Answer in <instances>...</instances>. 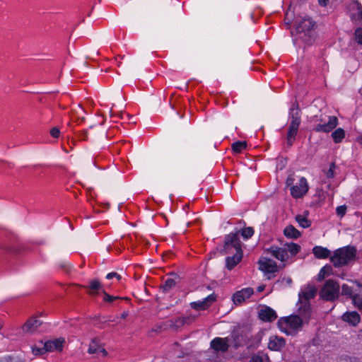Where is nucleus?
<instances>
[{
	"label": "nucleus",
	"instance_id": "obj_61",
	"mask_svg": "<svg viewBox=\"0 0 362 362\" xmlns=\"http://www.w3.org/2000/svg\"><path fill=\"white\" fill-rule=\"evenodd\" d=\"M110 117H113V113L112 112V110H110Z\"/></svg>",
	"mask_w": 362,
	"mask_h": 362
},
{
	"label": "nucleus",
	"instance_id": "obj_9",
	"mask_svg": "<svg viewBox=\"0 0 362 362\" xmlns=\"http://www.w3.org/2000/svg\"><path fill=\"white\" fill-rule=\"evenodd\" d=\"M216 300V295L213 293L201 300L193 301L189 303L190 307L196 311L207 310Z\"/></svg>",
	"mask_w": 362,
	"mask_h": 362
},
{
	"label": "nucleus",
	"instance_id": "obj_34",
	"mask_svg": "<svg viewBox=\"0 0 362 362\" xmlns=\"http://www.w3.org/2000/svg\"><path fill=\"white\" fill-rule=\"evenodd\" d=\"M296 221L298 223L299 226L303 228H307L311 225L310 221L302 215H297L296 216Z\"/></svg>",
	"mask_w": 362,
	"mask_h": 362
},
{
	"label": "nucleus",
	"instance_id": "obj_42",
	"mask_svg": "<svg viewBox=\"0 0 362 362\" xmlns=\"http://www.w3.org/2000/svg\"><path fill=\"white\" fill-rule=\"evenodd\" d=\"M355 37L357 42L362 45V28H357L356 30Z\"/></svg>",
	"mask_w": 362,
	"mask_h": 362
},
{
	"label": "nucleus",
	"instance_id": "obj_59",
	"mask_svg": "<svg viewBox=\"0 0 362 362\" xmlns=\"http://www.w3.org/2000/svg\"><path fill=\"white\" fill-rule=\"evenodd\" d=\"M287 282H288V284H291V282H292V279H291V278H288V279H287Z\"/></svg>",
	"mask_w": 362,
	"mask_h": 362
},
{
	"label": "nucleus",
	"instance_id": "obj_55",
	"mask_svg": "<svg viewBox=\"0 0 362 362\" xmlns=\"http://www.w3.org/2000/svg\"><path fill=\"white\" fill-rule=\"evenodd\" d=\"M357 141L362 145V135L357 137Z\"/></svg>",
	"mask_w": 362,
	"mask_h": 362
},
{
	"label": "nucleus",
	"instance_id": "obj_3",
	"mask_svg": "<svg viewBox=\"0 0 362 362\" xmlns=\"http://www.w3.org/2000/svg\"><path fill=\"white\" fill-rule=\"evenodd\" d=\"M240 231L235 228V232H231L224 238L222 255L233 254L235 252H242V243L239 238Z\"/></svg>",
	"mask_w": 362,
	"mask_h": 362
},
{
	"label": "nucleus",
	"instance_id": "obj_46",
	"mask_svg": "<svg viewBox=\"0 0 362 362\" xmlns=\"http://www.w3.org/2000/svg\"><path fill=\"white\" fill-rule=\"evenodd\" d=\"M180 95L177 94L176 92H173L170 96V103L174 105L177 103V100Z\"/></svg>",
	"mask_w": 362,
	"mask_h": 362
},
{
	"label": "nucleus",
	"instance_id": "obj_24",
	"mask_svg": "<svg viewBox=\"0 0 362 362\" xmlns=\"http://www.w3.org/2000/svg\"><path fill=\"white\" fill-rule=\"evenodd\" d=\"M317 290L315 287H308L298 293L299 301L310 302V299L315 298Z\"/></svg>",
	"mask_w": 362,
	"mask_h": 362
},
{
	"label": "nucleus",
	"instance_id": "obj_21",
	"mask_svg": "<svg viewBox=\"0 0 362 362\" xmlns=\"http://www.w3.org/2000/svg\"><path fill=\"white\" fill-rule=\"evenodd\" d=\"M300 305L298 308V315L305 321L308 322L311 316V306L310 302L299 301Z\"/></svg>",
	"mask_w": 362,
	"mask_h": 362
},
{
	"label": "nucleus",
	"instance_id": "obj_23",
	"mask_svg": "<svg viewBox=\"0 0 362 362\" xmlns=\"http://www.w3.org/2000/svg\"><path fill=\"white\" fill-rule=\"evenodd\" d=\"M88 352L90 354H95L99 352H102L104 356L107 354L106 350L101 346L100 341L98 338H94L91 340L88 346Z\"/></svg>",
	"mask_w": 362,
	"mask_h": 362
},
{
	"label": "nucleus",
	"instance_id": "obj_26",
	"mask_svg": "<svg viewBox=\"0 0 362 362\" xmlns=\"http://www.w3.org/2000/svg\"><path fill=\"white\" fill-rule=\"evenodd\" d=\"M284 235L288 238L297 239L301 233L293 225H288L284 229Z\"/></svg>",
	"mask_w": 362,
	"mask_h": 362
},
{
	"label": "nucleus",
	"instance_id": "obj_16",
	"mask_svg": "<svg viewBox=\"0 0 362 362\" xmlns=\"http://www.w3.org/2000/svg\"><path fill=\"white\" fill-rule=\"evenodd\" d=\"M42 325V322L35 317L28 320L22 326V332L25 334H33Z\"/></svg>",
	"mask_w": 362,
	"mask_h": 362
},
{
	"label": "nucleus",
	"instance_id": "obj_43",
	"mask_svg": "<svg viewBox=\"0 0 362 362\" xmlns=\"http://www.w3.org/2000/svg\"><path fill=\"white\" fill-rule=\"evenodd\" d=\"M329 115H320L319 117L315 116V122L317 123H325L328 120Z\"/></svg>",
	"mask_w": 362,
	"mask_h": 362
},
{
	"label": "nucleus",
	"instance_id": "obj_19",
	"mask_svg": "<svg viewBox=\"0 0 362 362\" xmlns=\"http://www.w3.org/2000/svg\"><path fill=\"white\" fill-rule=\"evenodd\" d=\"M341 320L349 325L356 327L361 321V316L356 311H346L342 315Z\"/></svg>",
	"mask_w": 362,
	"mask_h": 362
},
{
	"label": "nucleus",
	"instance_id": "obj_29",
	"mask_svg": "<svg viewBox=\"0 0 362 362\" xmlns=\"http://www.w3.org/2000/svg\"><path fill=\"white\" fill-rule=\"evenodd\" d=\"M284 247L287 249L289 258L295 257L301 250V247L295 243H286Z\"/></svg>",
	"mask_w": 362,
	"mask_h": 362
},
{
	"label": "nucleus",
	"instance_id": "obj_54",
	"mask_svg": "<svg viewBox=\"0 0 362 362\" xmlns=\"http://www.w3.org/2000/svg\"><path fill=\"white\" fill-rule=\"evenodd\" d=\"M78 170L77 169H75L71 172L69 170V175L71 174L72 175H75L78 173Z\"/></svg>",
	"mask_w": 362,
	"mask_h": 362
},
{
	"label": "nucleus",
	"instance_id": "obj_6",
	"mask_svg": "<svg viewBox=\"0 0 362 362\" xmlns=\"http://www.w3.org/2000/svg\"><path fill=\"white\" fill-rule=\"evenodd\" d=\"M290 123L288 126L289 134L293 135L294 132H298L301 122V110L298 102L292 103L288 112Z\"/></svg>",
	"mask_w": 362,
	"mask_h": 362
},
{
	"label": "nucleus",
	"instance_id": "obj_50",
	"mask_svg": "<svg viewBox=\"0 0 362 362\" xmlns=\"http://www.w3.org/2000/svg\"><path fill=\"white\" fill-rule=\"evenodd\" d=\"M174 88L180 89V90L187 89L188 88V84L187 83H185L183 86H175Z\"/></svg>",
	"mask_w": 362,
	"mask_h": 362
},
{
	"label": "nucleus",
	"instance_id": "obj_1",
	"mask_svg": "<svg viewBox=\"0 0 362 362\" xmlns=\"http://www.w3.org/2000/svg\"><path fill=\"white\" fill-rule=\"evenodd\" d=\"M315 22L308 16H298L294 23V31H292L296 43L298 41L308 45H312L316 37Z\"/></svg>",
	"mask_w": 362,
	"mask_h": 362
},
{
	"label": "nucleus",
	"instance_id": "obj_53",
	"mask_svg": "<svg viewBox=\"0 0 362 362\" xmlns=\"http://www.w3.org/2000/svg\"><path fill=\"white\" fill-rule=\"evenodd\" d=\"M264 288H265V286L264 285H261L257 287V290L258 292H262L264 290Z\"/></svg>",
	"mask_w": 362,
	"mask_h": 362
},
{
	"label": "nucleus",
	"instance_id": "obj_28",
	"mask_svg": "<svg viewBox=\"0 0 362 362\" xmlns=\"http://www.w3.org/2000/svg\"><path fill=\"white\" fill-rule=\"evenodd\" d=\"M332 138L335 144H339L345 138L346 133L341 127L337 128L332 132Z\"/></svg>",
	"mask_w": 362,
	"mask_h": 362
},
{
	"label": "nucleus",
	"instance_id": "obj_32",
	"mask_svg": "<svg viewBox=\"0 0 362 362\" xmlns=\"http://www.w3.org/2000/svg\"><path fill=\"white\" fill-rule=\"evenodd\" d=\"M88 288L90 290L88 293L91 296H95L98 293L100 290H103L101 284L98 279H93L90 281Z\"/></svg>",
	"mask_w": 362,
	"mask_h": 362
},
{
	"label": "nucleus",
	"instance_id": "obj_7",
	"mask_svg": "<svg viewBox=\"0 0 362 362\" xmlns=\"http://www.w3.org/2000/svg\"><path fill=\"white\" fill-rule=\"evenodd\" d=\"M309 186L305 177H302L299 182L290 188L291 194L295 199L303 197L308 191Z\"/></svg>",
	"mask_w": 362,
	"mask_h": 362
},
{
	"label": "nucleus",
	"instance_id": "obj_57",
	"mask_svg": "<svg viewBox=\"0 0 362 362\" xmlns=\"http://www.w3.org/2000/svg\"><path fill=\"white\" fill-rule=\"evenodd\" d=\"M292 182H293L292 179H290V178L287 179V180H286L287 185H289L291 183H292Z\"/></svg>",
	"mask_w": 362,
	"mask_h": 362
},
{
	"label": "nucleus",
	"instance_id": "obj_37",
	"mask_svg": "<svg viewBox=\"0 0 362 362\" xmlns=\"http://www.w3.org/2000/svg\"><path fill=\"white\" fill-rule=\"evenodd\" d=\"M32 352L35 356H41L47 353V349H45V343L43 344V346L42 347H38L36 346H33L32 348Z\"/></svg>",
	"mask_w": 362,
	"mask_h": 362
},
{
	"label": "nucleus",
	"instance_id": "obj_15",
	"mask_svg": "<svg viewBox=\"0 0 362 362\" xmlns=\"http://www.w3.org/2000/svg\"><path fill=\"white\" fill-rule=\"evenodd\" d=\"M169 276L170 277L167 278L163 284L160 286V290L164 293H167L173 289L180 279L179 276L174 272L170 273Z\"/></svg>",
	"mask_w": 362,
	"mask_h": 362
},
{
	"label": "nucleus",
	"instance_id": "obj_58",
	"mask_svg": "<svg viewBox=\"0 0 362 362\" xmlns=\"http://www.w3.org/2000/svg\"><path fill=\"white\" fill-rule=\"evenodd\" d=\"M358 15H359L360 18H362V8H361V7L359 8Z\"/></svg>",
	"mask_w": 362,
	"mask_h": 362
},
{
	"label": "nucleus",
	"instance_id": "obj_13",
	"mask_svg": "<svg viewBox=\"0 0 362 362\" xmlns=\"http://www.w3.org/2000/svg\"><path fill=\"white\" fill-rule=\"evenodd\" d=\"M254 293L252 288L247 287L236 291L232 297L234 304L239 305L249 298Z\"/></svg>",
	"mask_w": 362,
	"mask_h": 362
},
{
	"label": "nucleus",
	"instance_id": "obj_62",
	"mask_svg": "<svg viewBox=\"0 0 362 362\" xmlns=\"http://www.w3.org/2000/svg\"><path fill=\"white\" fill-rule=\"evenodd\" d=\"M69 227L71 228V229L73 228L70 223H69Z\"/></svg>",
	"mask_w": 362,
	"mask_h": 362
},
{
	"label": "nucleus",
	"instance_id": "obj_38",
	"mask_svg": "<svg viewBox=\"0 0 362 362\" xmlns=\"http://www.w3.org/2000/svg\"><path fill=\"white\" fill-rule=\"evenodd\" d=\"M103 294V300L107 303H112L115 300L119 299L118 296H113L108 294L105 290H102Z\"/></svg>",
	"mask_w": 362,
	"mask_h": 362
},
{
	"label": "nucleus",
	"instance_id": "obj_18",
	"mask_svg": "<svg viewBox=\"0 0 362 362\" xmlns=\"http://www.w3.org/2000/svg\"><path fill=\"white\" fill-rule=\"evenodd\" d=\"M86 112L80 104L77 105V108H71V112H69V122L71 121L78 124L81 123L85 119Z\"/></svg>",
	"mask_w": 362,
	"mask_h": 362
},
{
	"label": "nucleus",
	"instance_id": "obj_2",
	"mask_svg": "<svg viewBox=\"0 0 362 362\" xmlns=\"http://www.w3.org/2000/svg\"><path fill=\"white\" fill-rule=\"evenodd\" d=\"M356 255V249L354 246H345L336 250L330 261L334 267H341L348 264Z\"/></svg>",
	"mask_w": 362,
	"mask_h": 362
},
{
	"label": "nucleus",
	"instance_id": "obj_11",
	"mask_svg": "<svg viewBox=\"0 0 362 362\" xmlns=\"http://www.w3.org/2000/svg\"><path fill=\"white\" fill-rule=\"evenodd\" d=\"M258 317L262 322H272L277 318L276 311L268 305H263L258 311Z\"/></svg>",
	"mask_w": 362,
	"mask_h": 362
},
{
	"label": "nucleus",
	"instance_id": "obj_49",
	"mask_svg": "<svg viewBox=\"0 0 362 362\" xmlns=\"http://www.w3.org/2000/svg\"><path fill=\"white\" fill-rule=\"evenodd\" d=\"M8 362H23V361L22 360H20V359H17L14 357H9L8 358Z\"/></svg>",
	"mask_w": 362,
	"mask_h": 362
},
{
	"label": "nucleus",
	"instance_id": "obj_40",
	"mask_svg": "<svg viewBox=\"0 0 362 362\" xmlns=\"http://www.w3.org/2000/svg\"><path fill=\"white\" fill-rule=\"evenodd\" d=\"M298 132H294L293 135L289 134V129H288L287 136H286V140H287V144L288 146H292L293 144V141L295 140V137L297 134Z\"/></svg>",
	"mask_w": 362,
	"mask_h": 362
},
{
	"label": "nucleus",
	"instance_id": "obj_48",
	"mask_svg": "<svg viewBox=\"0 0 362 362\" xmlns=\"http://www.w3.org/2000/svg\"><path fill=\"white\" fill-rule=\"evenodd\" d=\"M69 164L74 165V167H76V158L74 157V155H71L69 157Z\"/></svg>",
	"mask_w": 362,
	"mask_h": 362
},
{
	"label": "nucleus",
	"instance_id": "obj_17",
	"mask_svg": "<svg viewBox=\"0 0 362 362\" xmlns=\"http://www.w3.org/2000/svg\"><path fill=\"white\" fill-rule=\"evenodd\" d=\"M65 344V339L60 337L52 340H48L45 342V349L48 352L54 351H61Z\"/></svg>",
	"mask_w": 362,
	"mask_h": 362
},
{
	"label": "nucleus",
	"instance_id": "obj_14",
	"mask_svg": "<svg viewBox=\"0 0 362 362\" xmlns=\"http://www.w3.org/2000/svg\"><path fill=\"white\" fill-rule=\"evenodd\" d=\"M210 346L216 351L226 352L229 348L228 339L227 337H215L211 341Z\"/></svg>",
	"mask_w": 362,
	"mask_h": 362
},
{
	"label": "nucleus",
	"instance_id": "obj_35",
	"mask_svg": "<svg viewBox=\"0 0 362 362\" xmlns=\"http://www.w3.org/2000/svg\"><path fill=\"white\" fill-rule=\"evenodd\" d=\"M239 231L240 234L245 240L250 238L255 233L254 228L252 227H245Z\"/></svg>",
	"mask_w": 362,
	"mask_h": 362
},
{
	"label": "nucleus",
	"instance_id": "obj_25",
	"mask_svg": "<svg viewBox=\"0 0 362 362\" xmlns=\"http://www.w3.org/2000/svg\"><path fill=\"white\" fill-rule=\"evenodd\" d=\"M313 253L317 259H326L329 256L330 251L327 247L315 246L313 248Z\"/></svg>",
	"mask_w": 362,
	"mask_h": 362
},
{
	"label": "nucleus",
	"instance_id": "obj_8",
	"mask_svg": "<svg viewBox=\"0 0 362 362\" xmlns=\"http://www.w3.org/2000/svg\"><path fill=\"white\" fill-rule=\"evenodd\" d=\"M339 120L336 116H329L325 123H317L313 127V131L319 133H329L338 125Z\"/></svg>",
	"mask_w": 362,
	"mask_h": 362
},
{
	"label": "nucleus",
	"instance_id": "obj_51",
	"mask_svg": "<svg viewBox=\"0 0 362 362\" xmlns=\"http://www.w3.org/2000/svg\"><path fill=\"white\" fill-rule=\"evenodd\" d=\"M320 5L322 6H325L327 5V2L329 1V0H317Z\"/></svg>",
	"mask_w": 362,
	"mask_h": 362
},
{
	"label": "nucleus",
	"instance_id": "obj_45",
	"mask_svg": "<svg viewBox=\"0 0 362 362\" xmlns=\"http://www.w3.org/2000/svg\"><path fill=\"white\" fill-rule=\"evenodd\" d=\"M50 134L53 138L57 139L59 137L60 135V131L58 127H53L50 130Z\"/></svg>",
	"mask_w": 362,
	"mask_h": 362
},
{
	"label": "nucleus",
	"instance_id": "obj_22",
	"mask_svg": "<svg viewBox=\"0 0 362 362\" xmlns=\"http://www.w3.org/2000/svg\"><path fill=\"white\" fill-rule=\"evenodd\" d=\"M243 252H235L232 256L226 258V267L228 270L233 269L243 259Z\"/></svg>",
	"mask_w": 362,
	"mask_h": 362
},
{
	"label": "nucleus",
	"instance_id": "obj_52",
	"mask_svg": "<svg viewBox=\"0 0 362 362\" xmlns=\"http://www.w3.org/2000/svg\"><path fill=\"white\" fill-rule=\"evenodd\" d=\"M129 315V312L128 311H124L122 314H121V316L120 317L122 319H125Z\"/></svg>",
	"mask_w": 362,
	"mask_h": 362
},
{
	"label": "nucleus",
	"instance_id": "obj_36",
	"mask_svg": "<svg viewBox=\"0 0 362 362\" xmlns=\"http://www.w3.org/2000/svg\"><path fill=\"white\" fill-rule=\"evenodd\" d=\"M186 319L184 317H177L172 320L171 326L178 328L186 325Z\"/></svg>",
	"mask_w": 362,
	"mask_h": 362
},
{
	"label": "nucleus",
	"instance_id": "obj_20",
	"mask_svg": "<svg viewBox=\"0 0 362 362\" xmlns=\"http://www.w3.org/2000/svg\"><path fill=\"white\" fill-rule=\"evenodd\" d=\"M286 340L281 337L272 336L269 337L268 349L272 351H279L285 346Z\"/></svg>",
	"mask_w": 362,
	"mask_h": 362
},
{
	"label": "nucleus",
	"instance_id": "obj_44",
	"mask_svg": "<svg viewBox=\"0 0 362 362\" xmlns=\"http://www.w3.org/2000/svg\"><path fill=\"white\" fill-rule=\"evenodd\" d=\"M113 278H116L118 281H119L122 279L121 275L117 274V272H110L106 275L107 279H112Z\"/></svg>",
	"mask_w": 362,
	"mask_h": 362
},
{
	"label": "nucleus",
	"instance_id": "obj_12",
	"mask_svg": "<svg viewBox=\"0 0 362 362\" xmlns=\"http://www.w3.org/2000/svg\"><path fill=\"white\" fill-rule=\"evenodd\" d=\"M258 264L259 265V269L262 272L266 274H272L278 272L277 264L276 263L269 258H263L260 259L258 261Z\"/></svg>",
	"mask_w": 362,
	"mask_h": 362
},
{
	"label": "nucleus",
	"instance_id": "obj_10",
	"mask_svg": "<svg viewBox=\"0 0 362 362\" xmlns=\"http://www.w3.org/2000/svg\"><path fill=\"white\" fill-rule=\"evenodd\" d=\"M267 253L271 254L274 258L282 262H287L289 259V255L285 247H281L276 245H272L264 250Z\"/></svg>",
	"mask_w": 362,
	"mask_h": 362
},
{
	"label": "nucleus",
	"instance_id": "obj_56",
	"mask_svg": "<svg viewBox=\"0 0 362 362\" xmlns=\"http://www.w3.org/2000/svg\"><path fill=\"white\" fill-rule=\"evenodd\" d=\"M119 299L124 300H126V301L130 300L129 298H128V297H122V298L119 297Z\"/></svg>",
	"mask_w": 362,
	"mask_h": 362
},
{
	"label": "nucleus",
	"instance_id": "obj_39",
	"mask_svg": "<svg viewBox=\"0 0 362 362\" xmlns=\"http://www.w3.org/2000/svg\"><path fill=\"white\" fill-rule=\"evenodd\" d=\"M335 163H332L329 165V170L325 173L327 178H333L334 177V169H335Z\"/></svg>",
	"mask_w": 362,
	"mask_h": 362
},
{
	"label": "nucleus",
	"instance_id": "obj_27",
	"mask_svg": "<svg viewBox=\"0 0 362 362\" xmlns=\"http://www.w3.org/2000/svg\"><path fill=\"white\" fill-rule=\"evenodd\" d=\"M249 362H271V361L267 354L259 351L251 356Z\"/></svg>",
	"mask_w": 362,
	"mask_h": 362
},
{
	"label": "nucleus",
	"instance_id": "obj_31",
	"mask_svg": "<svg viewBox=\"0 0 362 362\" xmlns=\"http://www.w3.org/2000/svg\"><path fill=\"white\" fill-rule=\"evenodd\" d=\"M332 267L329 264H326L322 267L318 274H317V281H322L326 276H328L332 274Z\"/></svg>",
	"mask_w": 362,
	"mask_h": 362
},
{
	"label": "nucleus",
	"instance_id": "obj_5",
	"mask_svg": "<svg viewBox=\"0 0 362 362\" xmlns=\"http://www.w3.org/2000/svg\"><path fill=\"white\" fill-rule=\"evenodd\" d=\"M303 322L305 321L298 315H291L281 317L277 322V326L282 332L287 333L288 328L294 331L301 329Z\"/></svg>",
	"mask_w": 362,
	"mask_h": 362
},
{
	"label": "nucleus",
	"instance_id": "obj_60",
	"mask_svg": "<svg viewBox=\"0 0 362 362\" xmlns=\"http://www.w3.org/2000/svg\"><path fill=\"white\" fill-rule=\"evenodd\" d=\"M354 4H355L357 6H359V4H358V1H354Z\"/></svg>",
	"mask_w": 362,
	"mask_h": 362
},
{
	"label": "nucleus",
	"instance_id": "obj_41",
	"mask_svg": "<svg viewBox=\"0 0 362 362\" xmlns=\"http://www.w3.org/2000/svg\"><path fill=\"white\" fill-rule=\"evenodd\" d=\"M336 212L339 216L343 217L346 212V206L345 205L337 206L336 209Z\"/></svg>",
	"mask_w": 362,
	"mask_h": 362
},
{
	"label": "nucleus",
	"instance_id": "obj_47",
	"mask_svg": "<svg viewBox=\"0 0 362 362\" xmlns=\"http://www.w3.org/2000/svg\"><path fill=\"white\" fill-rule=\"evenodd\" d=\"M185 318H187L186 319V323L187 325L190 324L191 322L195 321L196 318H197V316L196 315H189V316H186V317H184Z\"/></svg>",
	"mask_w": 362,
	"mask_h": 362
},
{
	"label": "nucleus",
	"instance_id": "obj_30",
	"mask_svg": "<svg viewBox=\"0 0 362 362\" xmlns=\"http://www.w3.org/2000/svg\"><path fill=\"white\" fill-rule=\"evenodd\" d=\"M341 294L351 298L354 301L358 297V295L354 292V288L347 284L341 286Z\"/></svg>",
	"mask_w": 362,
	"mask_h": 362
},
{
	"label": "nucleus",
	"instance_id": "obj_33",
	"mask_svg": "<svg viewBox=\"0 0 362 362\" xmlns=\"http://www.w3.org/2000/svg\"><path fill=\"white\" fill-rule=\"evenodd\" d=\"M247 148V142L245 141H238L232 144V151L235 153H240Z\"/></svg>",
	"mask_w": 362,
	"mask_h": 362
},
{
	"label": "nucleus",
	"instance_id": "obj_4",
	"mask_svg": "<svg viewBox=\"0 0 362 362\" xmlns=\"http://www.w3.org/2000/svg\"><path fill=\"white\" fill-rule=\"evenodd\" d=\"M340 286L337 281L328 279L320 291V296L325 301L333 302L339 296Z\"/></svg>",
	"mask_w": 362,
	"mask_h": 362
}]
</instances>
